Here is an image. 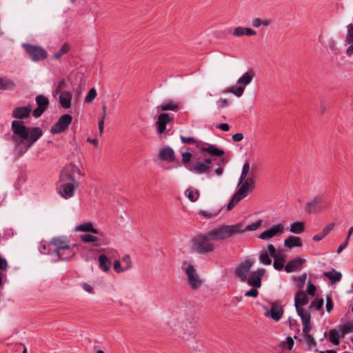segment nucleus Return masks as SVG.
<instances>
[{"mask_svg":"<svg viewBox=\"0 0 353 353\" xmlns=\"http://www.w3.org/2000/svg\"><path fill=\"white\" fill-rule=\"evenodd\" d=\"M11 128L13 132L12 140L14 144L15 150L19 155L26 153L43 136V131L40 128H27L22 121H13Z\"/></svg>","mask_w":353,"mask_h":353,"instance_id":"1","label":"nucleus"},{"mask_svg":"<svg viewBox=\"0 0 353 353\" xmlns=\"http://www.w3.org/2000/svg\"><path fill=\"white\" fill-rule=\"evenodd\" d=\"M201 151L204 157H206L205 153H208L212 157H222L225 152L223 150L218 148L215 145L205 143L201 147ZM212 158H205L203 159H198L196 161L192 163L189 168L190 170L198 174H208L212 170Z\"/></svg>","mask_w":353,"mask_h":353,"instance_id":"2","label":"nucleus"},{"mask_svg":"<svg viewBox=\"0 0 353 353\" xmlns=\"http://www.w3.org/2000/svg\"><path fill=\"white\" fill-rule=\"evenodd\" d=\"M48 246L52 247L53 254H55L59 260H69L74 254L68 241L63 237L53 238L48 243Z\"/></svg>","mask_w":353,"mask_h":353,"instance_id":"3","label":"nucleus"},{"mask_svg":"<svg viewBox=\"0 0 353 353\" xmlns=\"http://www.w3.org/2000/svg\"><path fill=\"white\" fill-rule=\"evenodd\" d=\"M241 223L234 225H222L209 231L213 241H221L231 238L233 235L241 234Z\"/></svg>","mask_w":353,"mask_h":353,"instance_id":"4","label":"nucleus"},{"mask_svg":"<svg viewBox=\"0 0 353 353\" xmlns=\"http://www.w3.org/2000/svg\"><path fill=\"white\" fill-rule=\"evenodd\" d=\"M211 241L213 240L209 232L206 234H200L193 240V248L199 254L212 252L214 246Z\"/></svg>","mask_w":353,"mask_h":353,"instance_id":"5","label":"nucleus"},{"mask_svg":"<svg viewBox=\"0 0 353 353\" xmlns=\"http://www.w3.org/2000/svg\"><path fill=\"white\" fill-rule=\"evenodd\" d=\"M83 176L79 168L74 163L65 165L59 175V182H78L77 177Z\"/></svg>","mask_w":353,"mask_h":353,"instance_id":"6","label":"nucleus"},{"mask_svg":"<svg viewBox=\"0 0 353 353\" xmlns=\"http://www.w3.org/2000/svg\"><path fill=\"white\" fill-rule=\"evenodd\" d=\"M329 207L328 201L323 195H319L308 201L305 205V210L307 213H316L324 211Z\"/></svg>","mask_w":353,"mask_h":353,"instance_id":"7","label":"nucleus"},{"mask_svg":"<svg viewBox=\"0 0 353 353\" xmlns=\"http://www.w3.org/2000/svg\"><path fill=\"white\" fill-rule=\"evenodd\" d=\"M176 320L179 324L187 326L192 323L194 319V313L192 309L182 306L179 307L175 312Z\"/></svg>","mask_w":353,"mask_h":353,"instance_id":"8","label":"nucleus"},{"mask_svg":"<svg viewBox=\"0 0 353 353\" xmlns=\"http://www.w3.org/2000/svg\"><path fill=\"white\" fill-rule=\"evenodd\" d=\"M23 47L33 61H42L48 57L47 51L40 46L23 43Z\"/></svg>","mask_w":353,"mask_h":353,"instance_id":"9","label":"nucleus"},{"mask_svg":"<svg viewBox=\"0 0 353 353\" xmlns=\"http://www.w3.org/2000/svg\"><path fill=\"white\" fill-rule=\"evenodd\" d=\"M270 255L274 259L273 266L276 270H282L284 267L285 254L282 250H276L272 244L268 245Z\"/></svg>","mask_w":353,"mask_h":353,"instance_id":"10","label":"nucleus"},{"mask_svg":"<svg viewBox=\"0 0 353 353\" xmlns=\"http://www.w3.org/2000/svg\"><path fill=\"white\" fill-rule=\"evenodd\" d=\"M185 273L188 279V284L192 289H197L201 285L203 281L192 264L188 265L185 269Z\"/></svg>","mask_w":353,"mask_h":353,"instance_id":"11","label":"nucleus"},{"mask_svg":"<svg viewBox=\"0 0 353 353\" xmlns=\"http://www.w3.org/2000/svg\"><path fill=\"white\" fill-rule=\"evenodd\" d=\"M60 185L58 188L59 194L65 199L72 198L75 191L79 188V182L69 183V182H59Z\"/></svg>","mask_w":353,"mask_h":353,"instance_id":"12","label":"nucleus"},{"mask_svg":"<svg viewBox=\"0 0 353 353\" xmlns=\"http://www.w3.org/2000/svg\"><path fill=\"white\" fill-rule=\"evenodd\" d=\"M72 121V117L70 114H65L61 116L57 122L51 127L50 132L56 134L65 132Z\"/></svg>","mask_w":353,"mask_h":353,"instance_id":"13","label":"nucleus"},{"mask_svg":"<svg viewBox=\"0 0 353 353\" xmlns=\"http://www.w3.org/2000/svg\"><path fill=\"white\" fill-rule=\"evenodd\" d=\"M254 263V259H245L243 262L239 264L235 269V275L239 278L241 281L245 282L252 266Z\"/></svg>","mask_w":353,"mask_h":353,"instance_id":"14","label":"nucleus"},{"mask_svg":"<svg viewBox=\"0 0 353 353\" xmlns=\"http://www.w3.org/2000/svg\"><path fill=\"white\" fill-rule=\"evenodd\" d=\"M265 273V270L259 268L255 271L252 272L247 277L245 282L252 288H259L262 285L261 279Z\"/></svg>","mask_w":353,"mask_h":353,"instance_id":"15","label":"nucleus"},{"mask_svg":"<svg viewBox=\"0 0 353 353\" xmlns=\"http://www.w3.org/2000/svg\"><path fill=\"white\" fill-rule=\"evenodd\" d=\"M285 227L283 224H274L268 230H265L261 233L259 238L263 240L272 239L274 236H280L283 233Z\"/></svg>","mask_w":353,"mask_h":353,"instance_id":"16","label":"nucleus"},{"mask_svg":"<svg viewBox=\"0 0 353 353\" xmlns=\"http://www.w3.org/2000/svg\"><path fill=\"white\" fill-rule=\"evenodd\" d=\"M295 307L298 315L310 313V310H304L302 306L308 303V298L303 291H299L295 295Z\"/></svg>","mask_w":353,"mask_h":353,"instance_id":"17","label":"nucleus"},{"mask_svg":"<svg viewBox=\"0 0 353 353\" xmlns=\"http://www.w3.org/2000/svg\"><path fill=\"white\" fill-rule=\"evenodd\" d=\"M172 121L167 113H161L159 115L156 121L157 131L159 134H163L166 130V125Z\"/></svg>","mask_w":353,"mask_h":353,"instance_id":"18","label":"nucleus"},{"mask_svg":"<svg viewBox=\"0 0 353 353\" xmlns=\"http://www.w3.org/2000/svg\"><path fill=\"white\" fill-rule=\"evenodd\" d=\"M250 170V165L248 162H246L243 164V168L241 170V174L239 178V183H242L243 181L245 182L251 188H254L255 182L254 179L248 177V175Z\"/></svg>","mask_w":353,"mask_h":353,"instance_id":"19","label":"nucleus"},{"mask_svg":"<svg viewBox=\"0 0 353 353\" xmlns=\"http://www.w3.org/2000/svg\"><path fill=\"white\" fill-rule=\"evenodd\" d=\"M283 314V309L282 306L277 303H274L272 305L270 310L268 311L265 313V316H270L273 320L278 321L281 319Z\"/></svg>","mask_w":353,"mask_h":353,"instance_id":"20","label":"nucleus"},{"mask_svg":"<svg viewBox=\"0 0 353 353\" xmlns=\"http://www.w3.org/2000/svg\"><path fill=\"white\" fill-rule=\"evenodd\" d=\"M159 157L161 161L168 162H174L176 159L174 151L170 146L161 148L159 150Z\"/></svg>","mask_w":353,"mask_h":353,"instance_id":"21","label":"nucleus"},{"mask_svg":"<svg viewBox=\"0 0 353 353\" xmlns=\"http://www.w3.org/2000/svg\"><path fill=\"white\" fill-rule=\"evenodd\" d=\"M32 112L30 105L21 106L14 108L12 113V117L17 119H23L28 118Z\"/></svg>","mask_w":353,"mask_h":353,"instance_id":"22","label":"nucleus"},{"mask_svg":"<svg viewBox=\"0 0 353 353\" xmlns=\"http://www.w3.org/2000/svg\"><path fill=\"white\" fill-rule=\"evenodd\" d=\"M255 76V72L250 69L244 73L236 81L237 84L241 85L247 86L249 85L253 80Z\"/></svg>","mask_w":353,"mask_h":353,"instance_id":"23","label":"nucleus"},{"mask_svg":"<svg viewBox=\"0 0 353 353\" xmlns=\"http://www.w3.org/2000/svg\"><path fill=\"white\" fill-rule=\"evenodd\" d=\"M305 260L301 258H296L289 261L285 266V270L288 272H295L304 263Z\"/></svg>","mask_w":353,"mask_h":353,"instance_id":"24","label":"nucleus"},{"mask_svg":"<svg viewBox=\"0 0 353 353\" xmlns=\"http://www.w3.org/2000/svg\"><path fill=\"white\" fill-rule=\"evenodd\" d=\"M16 88L13 80L7 77H0V90H12Z\"/></svg>","mask_w":353,"mask_h":353,"instance_id":"25","label":"nucleus"},{"mask_svg":"<svg viewBox=\"0 0 353 353\" xmlns=\"http://www.w3.org/2000/svg\"><path fill=\"white\" fill-rule=\"evenodd\" d=\"M72 94L70 92H61L59 94V103L65 109H68L71 106V101Z\"/></svg>","mask_w":353,"mask_h":353,"instance_id":"26","label":"nucleus"},{"mask_svg":"<svg viewBox=\"0 0 353 353\" xmlns=\"http://www.w3.org/2000/svg\"><path fill=\"white\" fill-rule=\"evenodd\" d=\"M256 34V32L249 28L244 27H236L234 28L233 35L235 37H242L244 35L247 36H254Z\"/></svg>","mask_w":353,"mask_h":353,"instance_id":"27","label":"nucleus"},{"mask_svg":"<svg viewBox=\"0 0 353 353\" xmlns=\"http://www.w3.org/2000/svg\"><path fill=\"white\" fill-rule=\"evenodd\" d=\"M157 109L161 111L172 110L176 112L179 110V104L172 100H168L158 106Z\"/></svg>","mask_w":353,"mask_h":353,"instance_id":"28","label":"nucleus"},{"mask_svg":"<svg viewBox=\"0 0 353 353\" xmlns=\"http://www.w3.org/2000/svg\"><path fill=\"white\" fill-rule=\"evenodd\" d=\"M284 245L290 249L302 245V241L300 237L290 236L285 239Z\"/></svg>","mask_w":353,"mask_h":353,"instance_id":"29","label":"nucleus"},{"mask_svg":"<svg viewBox=\"0 0 353 353\" xmlns=\"http://www.w3.org/2000/svg\"><path fill=\"white\" fill-rule=\"evenodd\" d=\"M299 316L301 317L303 322V332L305 336H307V334H310L309 332L312 329L310 326V313H305L304 314H300Z\"/></svg>","mask_w":353,"mask_h":353,"instance_id":"30","label":"nucleus"},{"mask_svg":"<svg viewBox=\"0 0 353 353\" xmlns=\"http://www.w3.org/2000/svg\"><path fill=\"white\" fill-rule=\"evenodd\" d=\"M239 184H241V185L235 194L236 196L239 197V200H242L243 199L247 196L250 190H251L252 188L251 186H250L244 181H243L242 183H239Z\"/></svg>","mask_w":353,"mask_h":353,"instance_id":"31","label":"nucleus"},{"mask_svg":"<svg viewBox=\"0 0 353 353\" xmlns=\"http://www.w3.org/2000/svg\"><path fill=\"white\" fill-rule=\"evenodd\" d=\"M99 266L103 272H108L111 266V261L105 254L99 256Z\"/></svg>","mask_w":353,"mask_h":353,"instance_id":"32","label":"nucleus"},{"mask_svg":"<svg viewBox=\"0 0 353 353\" xmlns=\"http://www.w3.org/2000/svg\"><path fill=\"white\" fill-rule=\"evenodd\" d=\"M76 232H90L94 234H98V230L93 227L91 222H85L80 224L75 228Z\"/></svg>","mask_w":353,"mask_h":353,"instance_id":"33","label":"nucleus"},{"mask_svg":"<svg viewBox=\"0 0 353 353\" xmlns=\"http://www.w3.org/2000/svg\"><path fill=\"white\" fill-rule=\"evenodd\" d=\"M323 275L329 279L332 284L341 281L342 278L341 273L334 269L332 271L325 272Z\"/></svg>","mask_w":353,"mask_h":353,"instance_id":"34","label":"nucleus"},{"mask_svg":"<svg viewBox=\"0 0 353 353\" xmlns=\"http://www.w3.org/2000/svg\"><path fill=\"white\" fill-rule=\"evenodd\" d=\"M185 194L192 202L196 201L200 196L199 191L192 187L185 190Z\"/></svg>","mask_w":353,"mask_h":353,"instance_id":"35","label":"nucleus"},{"mask_svg":"<svg viewBox=\"0 0 353 353\" xmlns=\"http://www.w3.org/2000/svg\"><path fill=\"white\" fill-rule=\"evenodd\" d=\"M305 341L307 345V351H312L314 350V352H319L318 349L316 348V341L312 337L310 334H307V336H305Z\"/></svg>","mask_w":353,"mask_h":353,"instance_id":"36","label":"nucleus"},{"mask_svg":"<svg viewBox=\"0 0 353 353\" xmlns=\"http://www.w3.org/2000/svg\"><path fill=\"white\" fill-rule=\"evenodd\" d=\"M305 230V225L303 222L296 221L290 225V232L294 234H301Z\"/></svg>","mask_w":353,"mask_h":353,"instance_id":"37","label":"nucleus"},{"mask_svg":"<svg viewBox=\"0 0 353 353\" xmlns=\"http://www.w3.org/2000/svg\"><path fill=\"white\" fill-rule=\"evenodd\" d=\"M328 334L329 340L332 344L337 345L340 343L341 336L339 330L336 329H332L330 330Z\"/></svg>","mask_w":353,"mask_h":353,"instance_id":"38","label":"nucleus"},{"mask_svg":"<svg viewBox=\"0 0 353 353\" xmlns=\"http://www.w3.org/2000/svg\"><path fill=\"white\" fill-rule=\"evenodd\" d=\"M36 103L38 107L46 110L49 105V100L44 95L39 94L36 97Z\"/></svg>","mask_w":353,"mask_h":353,"instance_id":"39","label":"nucleus"},{"mask_svg":"<svg viewBox=\"0 0 353 353\" xmlns=\"http://www.w3.org/2000/svg\"><path fill=\"white\" fill-rule=\"evenodd\" d=\"M261 224H262L261 219H260L254 223H252V224L248 225L246 227H244L243 223H241L242 231L241 232V234L243 233L246 231H254V230H257L261 225Z\"/></svg>","mask_w":353,"mask_h":353,"instance_id":"40","label":"nucleus"},{"mask_svg":"<svg viewBox=\"0 0 353 353\" xmlns=\"http://www.w3.org/2000/svg\"><path fill=\"white\" fill-rule=\"evenodd\" d=\"M67 83L64 79L59 81L56 88L53 91L54 97L58 94H61V92H65L66 91L65 89L67 88Z\"/></svg>","mask_w":353,"mask_h":353,"instance_id":"41","label":"nucleus"},{"mask_svg":"<svg viewBox=\"0 0 353 353\" xmlns=\"http://www.w3.org/2000/svg\"><path fill=\"white\" fill-rule=\"evenodd\" d=\"M220 212V210L217 211H207V210H199L198 212V214L202 217H204L205 219H211L216 216Z\"/></svg>","mask_w":353,"mask_h":353,"instance_id":"42","label":"nucleus"},{"mask_svg":"<svg viewBox=\"0 0 353 353\" xmlns=\"http://www.w3.org/2000/svg\"><path fill=\"white\" fill-rule=\"evenodd\" d=\"M269 254H268L267 252H261L259 254V257L260 263L263 265H270L272 263V260L270 258Z\"/></svg>","mask_w":353,"mask_h":353,"instance_id":"43","label":"nucleus"},{"mask_svg":"<svg viewBox=\"0 0 353 353\" xmlns=\"http://www.w3.org/2000/svg\"><path fill=\"white\" fill-rule=\"evenodd\" d=\"M294 345V341L292 337L288 336L285 341H283L281 343V347L286 348L288 350H292Z\"/></svg>","mask_w":353,"mask_h":353,"instance_id":"44","label":"nucleus"},{"mask_svg":"<svg viewBox=\"0 0 353 353\" xmlns=\"http://www.w3.org/2000/svg\"><path fill=\"white\" fill-rule=\"evenodd\" d=\"M347 35L345 39L346 43H353V24L350 23L347 26Z\"/></svg>","mask_w":353,"mask_h":353,"instance_id":"45","label":"nucleus"},{"mask_svg":"<svg viewBox=\"0 0 353 353\" xmlns=\"http://www.w3.org/2000/svg\"><path fill=\"white\" fill-rule=\"evenodd\" d=\"M228 92L233 93L235 96L240 97L244 92V88L242 86H232L228 90Z\"/></svg>","mask_w":353,"mask_h":353,"instance_id":"46","label":"nucleus"},{"mask_svg":"<svg viewBox=\"0 0 353 353\" xmlns=\"http://www.w3.org/2000/svg\"><path fill=\"white\" fill-rule=\"evenodd\" d=\"M69 50V46L68 44L65 43L63 45V46L61 48V49L54 53L53 54V58L54 59H59L61 58L63 54H65Z\"/></svg>","mask_w":353,"mask_h":353,"instance_id":"47","label":"nucleus"},{"mask_svg":"<svg viewBox=\"0 0 353 353\" xmlns=\"http://www.w3.org/2000/svg\"><path fill=\"white\" fill-rule=\"evenodd\" d=\"M81 239L85 243L95 242L98 241V237L90 234H85L80 236Z\"/></svg>","mask_w":353,"mask_h":353,"instance_id":"48","label":"nucleus"},{"mask_svg":"<svg viewBox=\"0 0 353 353\" xmlns=\"http://www.w3.org/2000/svg\"><path fill=\"white\" fill-rule=\"evenodd\" d=\"M96 97H97V91H96L95 88H92L88 91V92L85 98V101L86 103H90L95 99Z\"/></svg>","mask_w":353,"mask_h":353,"instance_id":"49","label":"nucleus"},{"mask_svg":"<svg viewBox=\"0 0 353 353\" xmlns=\"http://www.w3.org/2000/svg\"><path fill=\"white\" fill-rule=\"evenodd\" d=\"M238 196H236V194H234L231 198L230 202L227 205V208L228 210H231L241 200H239Z\"/></svg>","mask_w":353,"mask_h":353,"instance_id":"50","label":"nucleus"},{"mask_svg":"<svg viewBox=\"0 0 353 353\" xmlns=\"http://www.w3.org/2000/svg\"><path fill=\"white\" fill-rule=\"evenodd\" d=\"M307 276L305 274H303L302 275L294 277V281L299 288H302L305 282Z\"/></svg>","mask_w":353,"mask_h":353,"instance_id":"51","label":"nucleus"},{"mask_svg":"<svg viewBox=\"0 0 353 353\" xmlns=\"http://www.w3.org/2000/svg\"><path fill=\"white\" fill-rule=\"evenodd\" d=\"M339 330L341 332L342 336L344 337L347 334L352 332V330L350 328V325L347 323L340 325Z\"/></svg>","mask_w":353,"mask_h":353,"instance_id":"52","label":"nucleus"},{"mask_svg":"<svg viewBox=\"0 0 353 353\" xmlns=\"http://www.w3.org/2000/svg\"><path fill=\"white\" fill-rule=\"evenodd\" d=\"M324 303L323 299H320L317 301H312V304L310 305V307H312V306L315 307L316 310H322L323 306Z\"/></svg>","mask_w":353,"mask_h":353,"instance_id":"53","label":"nucleus"},{"mask_svg":"<svg viewBox=\"0 0 353 353\" xmlns=\"http://www.w3.org/2000/svg\"><path fill=\"white\" fill-rule=\"evenodd\" d=\"M40 251L42 254H53L52 247H49L48 245H42L40 248Z\"/></svg>","mask_w":353,"mask_h":353,"instance_id":"54","label":"nucleus"},{"mask_svg":"<svg viewBox=\"0 0 353 353\" xmlns=\"http://www.w3.org/2000/svg\"><path fill=\"white\" fill-rule=\"evenodd\" d=\"M326 310L328 313H330L334 307L333 302L332 298L330 296L326 297Z\"/></svg>","mask_w":353,"mask_h":353,"instance_id":"55","label":"nucleus"},{"mask_svg":"<svg viewBox=\"0 0 353 353\" xmlns=\"http://www.w3.org/2000/svg\"><path fill=\"white\" fill-rule=\"evenodd\" d=\"M113 266H114V270L118 273H120V272H124L125 270H126V269H125V267L122 268L121 266V263L119 260L114 261V262L113 263Z\"/></svg>","mask_w":353,"mask_h":353,"instance_id":"56","label":"nucleus"},{"mask_svg":"<svg viewBox=\"0 0 353 353\" xmlns=\"http://www.w3.org/2000/svg\"><path fill=\"white\" fill-rule=\"evenodd\" d=\"M180 138L183 143L190 144L195 143L196 142V139L194 137H185L183 135H181Z\"/></svg>","mask_w":353,"mask_h":353,"instance_id":"57","label":"nucleus"},{"mask_svg":"<svg viewBox=\"0 0 353 353\" xmlns=\"http://www.w3.org/2000/svg\"><path fill=\"white\" fill-rule=\"evenodd\" d=\"M259 295L258 290L253 288L245 293V296L256 298Z\"/></svg>","mask_w":353,"mask_h":353,"instance_id":"58","label":"nucleus"},{"mask_svg":"<svg viewBox=\"0 0 353 353\" xmlns=\"http://www.w3.org/2000/svg\"><path fill=\"white\" fill-rule=\"evenodd\" d=\"M191 158H192V154L190 153V152H184L182 154V163L184 164V165H186L187 163H188L190 160H191Z\"/></svg>","mask_w":353,"mask_h":353,"instance_id":"59","label":"nucleus"},{"mask_svg":"<svg viewBox=\"0 0 353 353\" xmlns=\"http://www.w3.org/2000/svg\"><path fill=\"white\" fill-rule=\"evenodd\" d=\"M308 294L311 295V296H313L315 293V291H316V287L314 285H313L311 281H309L307 283V290H306Z\"/></svg>","mask_w":353,"mask_h":353,"instance_id":"60","label":"nucleus"},{"mask_svg":"<svg viewBox=\"0 0 353 353\" xmlns=\"http://www.w3.org/2000/svg\"><path fill=\"white\" fill-rule=\"evenodd\" d=\"M122 261L125 264L124 266L125 269L128 270L131 268V259L130 255H125L122 259Z\"/></svg>","mask_w":353,"mask_h":353,"instance_id":"61","label":"nucleus"},{"mask_svg":"<svg viewBox=\"0 0 353 353\" xmlns=\"http://www.w3.org/2000/svg\"><path fill=\"white\" fill-rule=\"evenodd\" d=\"M219 108H223L229 105L228 100L227 99H221L216 101Z\"/></svg>","mask_w":353,"mask_h":353,"instance_id":"62","label":"nucleus"},{"mask_svg":"<svg viewBox=\"0 0 353 353\" xmlns=\"http://www.w3.org/2000/svg\"><path fill=\"white\" fill-rule=\"evenodd\" d=\"M334 226V223H333L328 224L327 226H325L323 229V231L321 233L323 234V235L325 236H327L330 233V232L333 230Z\"/></svg>","mask_w":353,"mask_h":353,"instance_id":"63","label":"nucleus"},{"mask_svg":"<svg viewBox=\"0 0 353 353\" xmlns=\"http://www.w3.org/2000/svg\"><path fill=\"white\" fill-rule=\"evenodd\" d=\"M45 110H46L43 108L42 109V108L37 107L34 110L32 114L34 117L38 118L42 115Z\"/></svg>","mask_w":353,"mask_h":353,"instance_id":"64","label":"nucleus"}]
</instances>
